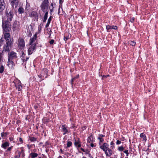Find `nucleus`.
<instances>
[{
    "label": "nucleus",
    "instance_id": "nucleus-13",
    "mask_svg": "<svg viewBox=\"0 0 158 158\" xmlns=\"http://www.w3.org/2000/svg\"><path fill=\"white\" fill-rule=\"evenodd\" d=\"M109 145L106 143H104L102 145H100V148L104 151L109 147Z\"/></svg>",
    "mask_w": 158,
    "mask_h": 158
},
{
    "label": "nucleus",
    "instance_id": "nucleus-24",
    "mask_svg": "<svg viewBox=\"0 0 158 158\" xmlns=\"http://www.w3.org/2000/svg\"><path fill=\"white\" fill-rule=\"evenodd\" d=\"M3 55V52L0 49V63H2Z\"/></svg>",
    "mask_w": 158,
    "mask_h": 158
},
{
    "label": "nucleus",
    "instance_id": "nucleus-34",
    "mask_svg": "<svg viewBox=\"0 0 158 158\" xmlns=\"http://www.w3.org/2000/svg\"><path fill=\"white\" fill-rule=\"evenodd\" d=\"M80 142L79 141H77L76 140H75V142H74V145L75 146H77L78 144H80Z\"/></svg>",
    "mask_w": 158,
    "mask_h": 158
},
{
    "label": "nucleus",
    "instance_id": "nucleus-62",
    "mask_svg": "<svg viewBox=\"0 0 158 158\" xmlns=\"http://www.w3.org/2000/svg\"><path fill=\"white\" fill-rule=\"evenodd\" d=\"M74 127H75L74 126H73L72 127H71V128H73Z\"/></svg>",
    "mask_w": 158,
    "mask_h": 158
},
{
    "label": "nucleus",
    "instance_id": "nucleus-47",
    "mask_svg": "<svg viewBox=\"0 0 158 158\" xmlns=\"http://www.w3.org/2000/svg\"><path fill=\"white\" fill-rule=\"evenodd\" d=\"M105 137V135L102 134H100L99 135V136L98 137H100L102 138L103 137Z\"/></svg>",
    "mask_w": 158,
    "mask_h": 158
},
{
    "label": "nucleus",
    "instance_id": "nucleus-30",
    "mask_svg": "<svg viewBox=\"0 0 158 158\" xmlns=\"http://www.w3.org/2000/svg\"><path fill=\"white\" fill-rule=\"evenodd\" d=\"M87 141L88 143H91L93 142V140L91 137H89L87 139Z\"/></svg>",
    "mask_w": 158,
    "mask_h": 158
},
{
    "label": "nucleus",
    "instance_id": "nucleus-33",
    "mask_svg": "<svg viewBox=\"0 0 158 158\" xmlns=\"http://www.w3.org/2000/svg\"><path fill=\"white\" fill-rule=\"evenodd\" d=\"M118 150L120 151H122L124 149V148L122 146H120L118 148Z\"/></svg>",
    "mask_w": 158,
    "mask_h": 158
},
{
    "label": "nucleus",
    "instance_id": "nucleus-43",
    "mask_svg": "<svg viewBox=\"0 0 158 158\" xmlns=\"http://www.w3.org/2000/svg\"><path fill=\"white\" fill-rule=\"evenodd\" d=\"M121 143V142L120 141H119V140H117L116 142V143L117 145H118V144H120Z\"/></svg>",
    "mask_w": 158,
    "mask_h": 158
},
{
    "label": "nucleus",
    "instance_id": "nucleus-55",
    "mask_svg": "<svg viewBox=\"0 0 158 158\" xmlns=\"http://www.w3.org/2000/svg\"><path fill=\"white\" fill-rule=\"evenodd\" d=\"M90 146L92 147H94V144L92 143H91Z\"/></svg>",
    "mask_w": 158,
    "mask_h": 158
},
{
    "label": "nucleus",
    "instance_id": "nucleus-51",
    "mask_svg": "<svg viewBox=\"0 0 158 158\" xmlns=\"http://www.w3.org/2000/svg\"><path fill=\"white\" fill-rule=\"evenodd\" d=\"M109 76V75H107V76L103 75L102 76V79H103L105 77H107L108 76Z\"/></svg>",
    "mask_w": 158,
    "mask_h": 158
},
{
    "label": "nucleus",
    "instance_id": "nucleus-5",
    "mask_svg": "<svg viewBox=\"0 0 158 158\" xmlns=\"http://www.w3.org/2000/svg\"><path fill=\"white\" fill-rule=\"evenodd\" d=\"M30 45V46L29 47L28 49V54L29 55L31 54L35 50L36 44L35 43H34L33 45Z\"/></svg>",
    "mask_w": 158,
    "mask_h": 158
},
{
    "label": "nucleus",
    "instance_id": "nucleus-12",
    "mask_svg": "<svg viewBox=\"0 0 158 158\" xmlns=\"http://www.w3.org/2000/svg\"><path fill=\"white\" fill-rule=\"evenodd\" d=\"M104 152L106 156L110 157L113 154L112 151L109 148Z\"/></svg>",
    "mask_w": 158,
    "mask_h": 158
},
{
    "label": "nucleus",
    "instance_id": "nucleus-15",
    "mask_svg": "<svg viewBox=\"0 0 158 158\" xmlns=\"http://www.w3.org/2000/svg\"><path fill=\"white\" fill-rule=\"evenodd\" d=\"M37 38V35L36 34H35L33 37L31 38L29 41V45H33V44H34V42L36 40Z\"/></svg>",
    "mask_w": 158,
    "mask_h": 158
},
{
    "label": "nucleus",
    "instance_id": "nucleus-16",
    "mask_svg": "<svg viewBox=\"0 0 158 158\" xmlns=\"http://www.w3.org/2000/svg\"><path fill=\"white\" fill-rule=\"evenodd\" d=\"M38 16L37 12L35 11H33L31 12L29 14V16L31 18L37 17Z\"/></svg>",
    "mask_w": 158,
    "mask_h": 158
},
{
    "label": "nucleus",
    "instance_id": "nucleus-25",
    "mask_svg": "<svg viewBox=\"0 0 158 158\" xmlns=\"http://www.w3.org/2000/svg\"><path fill=\"white\" fill-rule=\"evenodd\" d=\"M51 16L48 19L47 23L45 27L46 28H47L48 27L51 21Z\"/></svg>",
    "mask_w": 158,
    "mask_h": 158
},
{
    "label": "nucleus",
    "instance_id": "nucleus-10",
    "mask_svg": "<svg viewBox=\"0 0 158 158\" xmlns=\"http://www.w3.org/2000/svg\"><path fill=\"white\" fill-rule=\"evenodd\" d=\"M15 86L16 87L18 91H20L22 89V87L21 85V82L18 80L16 81L15 84Z\"/></svg>",
    "mask_w": 158,
    "mask_h": 158
},
{
    "label": "nucleus",
    "instance_id": "nucleus-6",
    "mask_svg": "<svg viewBox=\"0 0 158 158\" xmlns=\"http://www.w3.org/2000/svg\"><path fill=\"white\" fill-rule=\"evenodd\" d=\"M18 45L19 47L21 49H23L25 46L24 40L22 38H19L18 40Z\"/></svg>",
    "mask_w": 158,
    "mask_h": 158
},
{
    "label": "nucleus",
    "instance_id": "nucleus-11",
    "mask_svg": "<svg viewBox=\"0 0 158 158\" xmlns=\"http://www.w3.org/2000/svg\"><path fill=\"white\" fill-rule=\"evenodd\" d=\"M7 65L9 68L11 69H14L15 64L13 60H8Z\"/></svg>",
    "mask_w": 158,
    "mask_h": 158
},
{
    "label": "nucleus",
    "instance_id": "nucleus-26",
    "mask_svg": "<svg viewBox=\"0 0 158 158\" xmlns=\"http://www.w3.org/2000/svg\"><path fill=\"white\" fill-rule=\"evenodd\" d=\"M29 139L31 142H34L36 141V139L34 137H30Z\"/></svg>",
    "mask_w": 158,
    "mask_h": 158
},
{
    "label": "nucleus",
    "instance_id": "nucleus-54",
    "mask_svg": "<svg viewBox=\"0 0 158 158\" xmlns=\"http://www.w3.org/2000/svg\"><path fill=\"white\" fill-rule=\"evenodd\" d=\"M3 41V39L2 38H1V39H0V42L1 43Z\"/></svg>",
    "mask_w": 158,
    "mask_h": 158
},
{
    "label": "nucleus",
    "instance_id": "nucleus-17",
    "mask_svg": "<svg viewBox=\"0 0 158 158\" xmlns=\"http://www.w3.org/2000/svg\"><path fill=\"white\" fill-rule=\"evenodd\" d=\"M106 29L107 31H109V30L110 29H115L116 30L117 29L118 27L117 26H110L109 25H108L106 26Z\"/></svg>",
    "mask_w": 158,
    "mask_h": 158
},
{
    "label": "nucleus",
    "instance_id": "nucleus-56",
    "mask_svg": "<svg viewBox=\"0 0 158 158\" xmlns=\"http://www.w3.org/2000/svg\"><path fill=\"white\" fill-rule=\"evenodd\" d=\"M77 147L78 148H80L81 147V144H78V145Z\"/></svg>",
    "mask_w": 158,
    "mask_h": 158
},
{
    "label": "nucleus",
    "instance_id": "nucleus-50",
    "mask_svg": "<svg viewBox=\"0 0 158 158\" xmlns=\"http://www.w3.org/2000/svg\"><path fill=\"white\" fill-rule=\"evenodd\" d=\"M74 79H73V78L71 80V84L72 85L73 84V82H74Z\"/></svg>",
    "mask_w": 158,
    "mask_h": 158
},
{
    "label": "nucleus",
    "instance_id": "nucleus-1",
    "mask_svg": "<svg viewBox=\"0 0 158 158\" xmlns=\"http://www.w3.org/2000/svg\"><path fill=\"white\" fill-rule=\"evenodd\" d=\"M10 23L8 21L2 20V27L3 31L9 32L10 29Z\"/></svg>",
    "mask_w": 158,
    "mask_h": 158
},
{
    "label": "nucleus",
    "instance_id": "nucleus-48",
    "mask_svg": "<svg viewBox=\"0 0 158 158\" xmlns=\"http://www.w3.org/2000/svg\"><path fill=\"white\" fill-rule=\"evenodd\" d=\"M12 147H10L8 148L7 149V151H10L12 149Z\"/></svg>",
    "mask_w": 158,
    "mask_h": 158
},
{
    "label": "nucleus",
    "instance_id": "nucleus-28",
    "mask_svg": "<svg viewBox=\"0 0 158 158\" xmlns=\"http://www.w3.org/2000/svg\"><path fill=\"white\" fill-rule=\"evenodd\" d=\"M29 58V57H27L26 59H23V58L21 59V60L23 62L22 64H23L24 63V62H25V63H24V65L26 64V62L28 60Z\"/></svg>",
    "mask_w": 158,
    "mask_h": 158
},
{
    "label": "nucleus",
    "instance_id": "nucleus-39",
    "mask_svg": "<svg viewBox=\"0 0 158 158\" xmlns=\"http://www.w3.org/2000/svg\"><path fill=\"white\" fill-rule=\"evenodd\" d=\"M123 152L126 153V156H128V155H129V152H128V150H125L124 151H123Z\"/></svg>",
    "mask_w": 158,
    "mask_h": 158
},
{
    "label": "nucleus",
    "instance_id": "nucleus-63",
    "mask_svg": "<svg viewBox=\"0 0 158 158\" xmlns=\"http://www.w3.org/2000/svg\"><path fill=\"white\" fill-rule=\"evenodd\" d=\"M89 153V152H86L85 153L86 154H87Z\"/></svg>",
    "mask_w": 158,
    "mask_h": 158
},
{
    "label": "nucleus",
    "instance_id": "nucleus-20",
    "mask_svg": "<svg viewBox=\"0 0 158 158\" xmlns=\"http://www.w3.org/2000/svg\"><path fill=\"white\" fill-rule=\"evenodd\" d=\"M9 146V144L8 142H6L2 145V147L4 149H6L7 147H8Z\"/></svg>",
    "mask_w": 158,
    "mask_h": 158
},
{
    "label": "nucleus",
    "instance_id": "nucleus-36",
    "mask_svg": "<svg viewBox=\"0 0 158 158\" xmlns=\"http://www.w3.org/2000/svg\"><path fill=\"white\" fill-rule=\"evenodd\" d=\"M130 44L132 46H134L135 44V42L134 41H131L130 42Z\"/></svg>",
    "mask_w": 158,
    "mask_h": 158
},
{
    "label": "nucleus",
    "instance_id": "nucleus-64",
    "mask_svg": "<svg viewBox=\"0 0 158 158\" xmlns=\"http://www.w3.org/2000/svg\"><path fill=\"white\" fill-rule=\"evenodd\" d=\"M23 55H25L24 54V52H23L22 56H23Z\"/></svg>",
    "mask_w": 158,
    "mask_h": 158
},
{
    "label": "nucleus",
    "instance_id": "nucleus-21",
    "mask_svg": "<svg viewBox=\"0 0 158 158\" xmlns=\"http://www.w3.org/2000/svg\"><path fill=\"white\" fill-rule=\"evenodd\" d=\"M140 137L143 139V141H145L146 140V137L145 135L143 133H141L140 135Z\"/></svg>",
    "mask_w": 158,
    "mask_h": 158
},
{
    "label": "nucleus",
    "instance_id": "nucleus-59",
    "mask_svg": "<svg viewBox=\"0 0 158 158\" xmlns=\"http://www.w3.org/2000/svg\"><path fill=\"white\" fill-rule=\"evenodd\" d=\"M2 16H0V20H1L2 19Z\"/></svg>",
    "mask_w": 158,
    "mask_h": 158
},
{
    "label": "nucleus",
    "instance_id": "nucleus-37",
    "mask_svg": "<svg viewBox=\"0 0 158 158\" xmlns=\"http://www.w3.org/2000/svg\"><path fill=\"white\" fill-rule=\"evenodd\" d=\"M8 134L6 132H2L1 133V136L2 137H3V136H5Z\"/></svg>",
    "mask_w": 158,
    "mask_h": 158
},
{
    "label": "nucleus",
    "instance_id": "nucleus-7",
    "mask_svg": "<svg viewBox=\"0 0 158 158\" xmlns=\"http://www.w3.org/2000/svg\"><path fill=\"white\" fill-rule=\"evenodd\" d=\"M6 14L7 20H5L8 21L9 22L11 21L12 20L14 15L13 12L11 10H10L9 12L6 11Z\"/></svg>",
    "mask_w": 158,
    "mask_h": 158
},
{
    "label": "nucleus",
    "instance_id": "nucleus-19",
    "mask_svg": "<svg viewBox=\"0 0 158 158\" xmlns=\"http://www.w3.org/2000/svg\"><path fill=\"white\" fill-rule=\"evenodd\" d=\"M62 131L63 132V135H65L68 133V130L67 129V127L65 126L64 125H63L62 127Z\"/></svg>",
    "mask_w": 158,
    "mask_h": 158
},
{
    "label": "nucleus",
    "instance_id": "nucleus-22",
    "mask_svg": "<svg viewBox=\"0 0 158 158\" xmlns=\"http://www.w3.org/2000/svg\"><path fill=\"white\" fill-rule=\"evenodd\" d=\"M30 155L32 158L36 157L38 156V154L35 152H32L30 153Z\"/></svg>",
    "mask_w": 158,
    "mask_h": 158
},
{
    "label": "nucleus",
    "instance_id": "nucleus-45",
    "mask_svg": "<svg viewBox=\"0 0 158 158\" xmlns=\"http://www.w3.org/2000/svg\"><path fill=\"white\" fill-rule=\"evenodd\" d=\"M23 152H24V151L23 149V148H22V150H21V152H19V154H20V155H21V154H23Z\"/></svg>",
    "mask_w": 158,
    "mask_h": 158
},
{
    "label": "nucleus",
    "instance_id": "nucleus-31",
    "mask_svg": "<svg viewBox=\"0 0 158 158\" xmlns=\"http://www.w3.org/2000/svg\"><path fill=\"white\" fill-rule=\"evenodd\" d=\"M72 143L71 141H68L67 144V148H69L71 146Z\"/></svg>",
    "mask_w": 158,
    "mask_h": 158
},
{
    "label": "nucleus",
    "instance_id": "nucleus-2",
    "mask_svg": "<svg viewBox=\"0 0 158 158\" xmlns=\"http://www.w3.org/2000/svg\"><path fill=\"white\" fill-rule=\"evenodd\" d=\"M12 44L11 41V39L10 40H7L6 42V44H5L3 47V48L2 51L5 52H9L11 48V44Z\"/></svg>",
    "mask_w": 158,
    "mask_h": 158
},
{
    "label": "nucleus",
    "instance_id": "nucleus-41",
    "mask_svg": "<svg viewBox=\"0 0 158 158\" xmlns=\"http://www.w3.org/2000/svg\"><path fill=\"white\" fill-rule=\"evenodd\" d=\"M54 42V40H52L49 42L50 44L51 45L53 44Z\"/></svg>",
    "mask_w": 158,
    "mask_h": 158
},
{
    "label": "nucleus",
    "instance_id": "nucleus-57",
    "mask_svg": "<svg viewBox=\"0 0 158 158\" xmlns=\"http://www.w3.org/2000/svg\"><path fill=\"white\" fill-rule=\"evenodd\" d=\"M81 150L83 151V152H85V151L84 150V149H83V148H81Z\"/></svg>",
    "mask_w": 158,
    "mask_h": 158
},
{
    "label": "nucleus",
    "instance_id": "nucleus-27",
    "mask_svg": "<svg viewBox=\"0 0 158 158\" xmlns=\"http://www.w3.org/2000/svg\"><path fill=\"white\" fill-rule=\"evenodd\" d=\"M0 73H2L4 71V66L1 64V63H0Z\"/></svg>",
    "mask_w": 158,
    "mask_h": 158
},
{
    "label": "nucleus",
    "instance_id": "nucleus-61",
    "mask_svg": "<svg viewBox=\"0 0 158 158\" xmlns=\"http://www.w3.org/2000/svg\"><path fill=\"white\" fill-rule=\"evenodd\" d=\"M38 76L39 77V78H41V76L40 75H38Z\"/></svg>",
    "mask_w": 158,
    "mask_h": 158
},
{
    "label": "nucleus",
    "instance_id": "nucleus-46",
    "mask_svg": "<svg viewBox=\"0 0 158 158\" xmlns=\"http://www.w3.org/2000/svg\"><path fill=\"white\" fill-rule=\"evenodd\" d=\"M3 10H1L0 9V16H2L3 15Z\"/></svg>",
    "mask_w": 158,
    "mask_h": 158
},
{
    "label": "nucleus",
    "instance_id": "nucleus-35",
    "mask_svg": "<svg viewBox=\"0 0 158 158\" xmlns=\"http://www.w3.org/2000/svg\"><path fill=\"white\" fill-rule=\"evenodd\" d=\"M110 145H111L110 148L111 149H113L114 148V143L113 141L110 142Z\"/></svg>",
    "mask_w": 158,
    "mask_h": 158
},
{
    "label": "nucleus",
    "instance_id": "nucleus-60",
    "mask_svg": "<svg viewBox=\"0 0 158 158\" xmlns=\"http://www.w3.org/2000/svg\"><path fill=\"white\" fill-rule=\"evenodd\" d=\"M51 5L53 7V4L52 3H51Z\"/></svg>",
    "mask_w": 158,
    "mask_h": 158
},
{
    "label": "nucleus",
    "instance_id": "nucleus-14",
    "mask_svg": "<svg viewBox=\"0 0 158 158\" xmlns=\"http://www.w3.org/2000/svg\"><path fill=\"white\" fill-rule=\"evenodd\" d=\"M3 33L4 34V38L6 40V42L8 40H10V34L8 32H4Z\"/></svg>",
    "mask_w": 158,
    "mask_h": 158
},
{
    "label": "nucleus",
    "instance_id": "nucleus-3",
    "mask_svg": "<svg viewBox=\"0 0 158 158\" xmlns=\"http://www.w3.org/2000/svg\"><path fill=\"white\" fill-rule=\"evenodd\" d=\"M49 4V3L48 0H44L40 6L41 10L43 12L48 11V6Z\"/></svg>",
    "mask_w": 158,
    "mask_h": 158
},
{
    "label": "nucleus",
    "instance_id": "nucleus-4",
    "mask_svg": "<svg viewBox=\"0 0 158 158\" xmlns=\"http://www.w3.org/2000/svg\"><path fill=\"white\" fill-rule=\"evenodd\" d=\"M18 58L16 52L11 51L8 52V60H14Z\"/></svg>",
    "mask_w": 158,
    "mask_h": 158
},
{
    "label": "nucleus",
    "instance_id": "nucleus-40",
    "mask_svg": "<svg viewBox=\"0 0 158 158\" xmlns=\"http://www.w3.org/2000/svg\"><path fill=\"white\" fill-rule=\"evenodd\" d=\"M47 70H47V69H46V68L44 69L42 71V72H45V73H46V74L47 75V73H48Z\"/></svg>",
    "mask_w": 158,
    "mask_h": 158
},
{
    "label": "nucleus",
    "instance_id": "nucleus-52",
    "mask_svg": "<svg viewBox=\"0 0 158 158\" xmlns=\"http://www.w3.org/2000/svg\"><path fill=\"white\" fill-rule=\"evenodd\" d=\"M63 0H59V3L60 4L62 3L63 2Z\"/></svg>",
    "mask_w": 158,
    "mask_h": 158
},
{
    "label": "nucleus",
    "instance_id": "nucleus-38",
    "mask_svg": "<svg viewBox=\"0 0 158 158\" xmlns=\"http://www.w3.org/2000/svg\"><path fill=\"white\" fill-rule=\"evenodd\" d=\"M69 35H68V36H65V35L64 37V40H65V41H66L68 40L69 39Z\"/></svg>",
    "mask_w": 158,
    "mask_h": 158
},
{
    "label": "nucleus",
    "instance_id": "nucleus-53",
    "mask_svg": "<svg viewBox=\"0 0 158 158\" xmlns=\"http://www.w3.org/2000/svg\"><path fill=\"white\" fill-rule=\"evenodd\" d=\"M20 156V154H19V156H16L15 157V158H19Z\"/></svg>",
    "mask_w": 158,
    "mask_h": 158
},
{
    "label": "nucleus",
    "instance_id": "nucleus-58",
    "mask_svg": "<svg viewBox=\"0 0 158 158\" xmlns=\"http://www.w3.org/2000/svg\"><path fill=\"white\" fill-rule=\"evenodd\" d=\"M47 19H43V21L44 23H45L46 22V20Z\"/></svg>",
    "mask_w": 158,
    "mask_h": 158
},
{
    "label": "nucleus",
    "instance_id": "nucleus-18",
    "mask_svg": "<svg viewBox=\"0 0 158 158\" xmlns=\"http://www.w3.org/2000/svg\"><path fill=\"white\" fill-rule=\"evenodd\" d=\"M6 5L5 2L4 1H0V9L1 10H3L5 7Z\"/></svg>",
    "mask_w": 158,
    "mask_h": 158
},
{
    "label": "nucleus",
    "instance_id": "nucleus-42",
    "mask_svg": "<svg viewBox=\"0 0 158 158\" xmlns=\"http://www.w3.org/2000/svg\"><path fill=\"white\" fill-rule=\"evenodd\" d=\"M135 19V18L132 17L130 19V21L131 23H133Z\"/></svg>",
    "mask_w": 158,
    "mask_h": 158
},
{
    "label": "nucleus",
    "instance_id": "nucleus-23",
    "mask_svg": "<svg viewBox=\"0 0 158 158\" xmlns=\"http://www.w3.org/2000/svg\"><path fill=\"white\" fill-rule=\"evenodd\" d=\"M18 12L19 14H22L24 12V10L22 7H20L19 8L18 10Z\"/></svg>",
    "mask_w": 158,
    "mask_h": 158
},
{
    "label": "nucleus",
    "instance_id": "nucleus-32",
    "mask_svg": "<svg viewBox=\"0 0 158 158\" xmlns=\"http://www.w3.org/2000/svg\"><path fill=\"white\" fill-rule=\"evenodd\" d=\"M45 13L44 15V19H47V18H48V11H45Z\"/></svg>",
    "mask_w": 158,
    "mask_h": 158
},
{
    "label": "nucleus",
    "instance_id": "nucleus-44",
    "mask_svg": "<svg viewBox=\"0 0 158 158\" xmlns=\"http://www.w3.org/2000/svg\"><path fill=\"white\" fill-rule=\"evenodd\" d=\"M79 77V75H76V76L75 77H73V79H74V80H76V79L78 78Z\"/></svg>",
    "mask_w": 158,
    "mask_h": 158
},
{
    "label": "nucleus",
    "instance_id": "nucleus-8",
    "mask_svg": "<svg viewBox=\"0 0 158 158\" xmlns=\"http://www.w3.org/2000/svg\"><path fill=\"white\" fill-rule=\"evenodd\" d=\"M20 26L19 22L15 21L13 24L12 29L14 31L18 30L19 29Z\"/></svg>",
    "mask_w": 158,
    "mask_h": 158
},
{
    "label": "nucleus",
    "instance_id": "nucleus-9",
    "mask_svg": "<svg viewBox=\"0 0 158 158\" xmlns=\"http://www.w3.org/2000/svg\"><path fill=\"white\" fill-rule=\"evenodd\" d=\"M9 2L12 8H14L15 6L16 8L19 5V0H9Z\"/></svg>",
    "mask_w": 158,
    "mask_h": 158
},
{
    "label": "nucleus",
    "instance_id": "nucleus-29",
    "mask_svg": "<svg viewBox=\"0 0 158 158\" xmlns=\"http://www.w3.org/2000/svg\"><path fill=\"white\" fill-rule=\"evenodd\" d=\"M98 139L99 140V145H101V144L102 142H103L104 141V139L103 138H100V137H98Z\"/></svg>",
    "mask_w": 158,
    "mask_h": 158
},
{
    "label": "nucleus",
    "instance_id": "nucleus-49",
    "mask_svg": "<svg viewBox=\"0 0 158 158\" xmlns=\"http://www.w3.org/2000/svg\"><path fill=\"white\" fill-rule=\"evenodd\" d=\"M19 141L21 143H23V140L21 138H19Z\"/></svg>",
    "mask_w": 158,
    "mask_h": 158
}]
</instances>
